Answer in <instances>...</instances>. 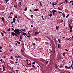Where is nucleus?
<instances>
[{
  "label": "nucleus",
  "mask_w": 73,
  "mask_h": 73,
  "mask_svg": "<svg viewBox=\"0 0 73 73\" xmlns=\"http://www.w3.org/2000/svg\"><path fill=\"white\" fill-rule=\"evenodd\" d=\"M58 41H60V39H58Z\"/></svg>",
  "instance_id": "338daca9"
},
{
  "label": "nucleus",
  "mask_w": 73,
  "mask_h": 73,
  "mask_svg": "<svg viewBox=\"0 0 73 73\" xmlns=\"http://www.w3.org/2000/svg\"><path fill=\"white\" fill-rule=\"evenodd\" d=\"M65 50H66V52H69V50H68L67 49H66Z\"/></svg>",
  "instance_id": "2f4dec72"
},
{
  "label": "nucleus",
  "mask_w": 73,
  "mask_h": 73,
  "mask_svg": "<svg viewBox=\"0 0 73 73\" xmlns=\"http://www.w3.org/2000/svg\"><path fill=\"white\" fill-rule=\"evenodd\" d=\"M13 22L15 23V20H16V19L15 18H13Z\"/></svg>",
  "instance_id": "39448f33"
},
{
  "label": "nucleus",
  "mask_w": 73,
  "mask_h": 73,
  "mask_svg": "<svg viewBox=\"0 0 73 73\" xmlns=\"http://www.w3.org/2000/svg\"><path fill=\"white\" fill-rule=\"evenodd\" d=\"M58 10H59L60 11H62V9L60 8L59 9H58Z\"/></svg>",
  "instance_id": "72a5a7b5"
},
{
  "label": "nucleus",
  "mask_w": 73,
  "mask_h": 73,
  "mask_svg": "<svg viewBox=\"0 0 73 73\" xmlns=\"http://www.w3.org/2000/svg\"><path fill=\"white\" fill-rule=\"evenodd\" d=\"M70 67H71L70 66H69V67H68V66H65V68H70Z\"/></svg>",
  "instance_id": "423d86ee"
},
{
  "label": "nucleus",
  "mask_w": 73,
  "mask_h": 73,
  "mask_svg": "<svg viewBox=\"0 0 73 73\" xmlns=\"http://www.w3.org/2000/svg\"><path fill=\"white\" fill-rule=\"evenodd\" d=\"M58 48H61V46H60V45L59 44H58Z\"/></svg>",
  "instance_id": "0eeeda50"
},
{
  "label": "nucleus",
  "mask_w": 73,
  "mask_h": 73,
  "mask_svg": "<svg viewBox=\"0 0 73 73\" xmlns=\"http://www.w3.org/2000/svg\"><path fill=\"white\" fill-rule=\"evenodd\" d=\"M15 18H17V16H15Z\"/></svg>",
  "instance_id": "6e6d98bb"
},
{
  "label": "nucleus",
  "mask_w": 73,
  "mask_h": 73,
  "mask_svg": "<svg viewBox=\"0 0 73 73\" xmlns=\"http://www.w3.org/2000/svg\"><path fill=\"white\" fill-rule=\"evenodd\" d=\"M21 30H22V31H25V29H21Z\"/></svg>",
  "instance_id": "f704fd0d"
},
{
  "label": "nucleus",
  "mask_w": 73,
  "mask_h": 73,
  "mask_svg": "<svg viewBox=\"0 0 73 73\" xmlns=\"http://www.w3.org/2000/svg\"><path fill=\"white\" fill-rule=\"evenodd\" d=\"M52 12H53V13H54L55 12H57V11L55 10H54L52 11Z\"/></svg>",
  "instance_id": "1a4fd4ad"
},
{
  "label": "nucleus",
  "mask_w": 73,
  "mask_h": 73,
  "mask_svg": "<svg viewBox=\"0 0 73 73\" xmlns=\"http://www.w3.org/2000/svg\"><path fill=\"white\" fill-rule=\"evenodd\" d=\"M56 29L57 30H58V28H56Z\"/></svg>",
  "instance_id": "8fccbe9b"
},
{
  "label": "nucleus",
  "mask_w": 73,
  "mask_h": 73,
  "mask_svg": "<svg viewBox=\"0 0 73 73\" xmlns=\"http://www.w3.org/2000/svg\"><path fill=\"white\" fill-rule=\"evenodd\" d=\"M2 67H3V71H4V70H5V66H4V65H2Z\"/></svg>",
  "instance_id": "7ed1b4c3"
},
{
  "label": "nucleus",
  "mask_w": 73,
  "mask_h": 73,
  "mask_svg": "<svg viewBox=\"0 0 73 73\" xmlns=\"http://www.w3.org/2000/svg\"><path fill=\"white\" fill-rule=\"evenodd\" d=\"M19 4H20V5H21V2H20L19 3Z\"/></svg>",
  "instance_id": "49530a36"
},
{
  "label": "nucleus",
  "mask_w": 73,
  "mask_h": 73,
  "mask_svg": "<svg viewBox=\"0 0 73 73\" xmlns=\"http://www.w3.org/2000/svg\"><path fill=\"white\" fill-rule=\"evenodd\" d=\"M69 17V14H68L66 16V18H68Z\"/></svg>",
  "instance_id": "cd10ccee"
},
{
  "label": "nucleus",
  "mask_w": 73,
  "mask_h": 73,
  "mask_svg": "<svg viewBox=\"0 0 73 73\" xmlns=\"http://www.w3.org/2000/svg\"><path fill=\"white\" fill-rule=\"evenodd\" d=\"M14 7H15V8H17V5H14Z\"/></svg>",
  "instance_id": "f8f14e48"
},
{
  "label": "nucleus",
  "mask_w": 73,
  "mask_h": 73,
  "mask_svg": "<svg viewBox=\"0 0 73 73\" xmlns=\"http://www.w3.org/2000/svg\"><path fill=\"white\" fill-rule=\"evenodd\" d=\"M12 35V36H15V34H16V33H14L13 32H12L11 33Z\"/></svg>",
  "instance_id": "20e7f679"
},
{
  "label": "nucleus",
  "mask_w": 73,
  "mask_h": 73,
  "mask_svg": "<svg viewBox=\"0 0 73 73\" xmlns=\"http://www.w3.org/2000/svg\"><path fill=\"white\" fill-rule=\"evenodd\" d=\"M13 22H11V24H13Z\"/></svg>",
  "instance_id": "13d9d810"
},
{
  "label": "nucleus",
  "mask_w": 73,
  "mask_h": 73,
  "mask_svg": "<svg viewBox=\"0 0 73 73\" xmlns=\"http://www.w3.org/2000/svg\"><path fill=\"white\" fill-rule=\"evenodd\" d=\"M35 64H36V63H35V62H33L32 63V64H33V65H35Z\"/></svg>",
  "instance_id": "5701e85b"
},
{
  "label": "nucleus",
  "mask_w": 73,
  "mask_h": 73,
  "mask_svg": "<svg viewBox=\"0 0 73 73\" xmlns=\"http://www.w3.org/2000/svg\"><path fill=\"white\" fill-rule=\"evenodd\" d=\"M72 2H73V1H70V3H72Z\"/></svg>",
  "instance_id": "4d7b16f0"
},
{
  "label": "nucleus",
  "mask_w": 73,
  "mask_h": 73,
  "mask_svg": "<svg viewBox=\"0 0 73 73\" xmlns=\"http://www.w3.org/2000/svg\"><path fill=\"white\" fill-rule=\"evenodd\" d=\"M72 31H73V30H72V29H70V32H72Z\"/></svg>",
  "instance_id": "393cba45"
},
{
  "label": "nucleus",
  "mask_w": 73,
  "mask_h": 73,
  "mask_svg": "<svg viewBox=\"0 0 73 73\" xmlns=\"http://www.w3.org/2000/svg\"><path fill=\"white\" fill-rule=\"evenodd\" d=\"M72 65L73 66V60L72 61Z\"/></svg>",
  "instance_id": "e2e57ef3"
},
{
  "label": "nucleus",
  "mask_w": 73,
  "mask_h": 73,
  "mask_svg": "<svg viewBox=\"0 0 73 73\" xmlns=\"http://www.w3.org/2000/svg\"><path fill=\"white\" fill-rule=\"evenodd\" d=\"M15 57H17V58H20V56H15Z\"/></svg>",
  "instance_id": "f3484780"
},
{
  "label": "nucleus",
  "mask_w": 73,
  "mask_h": 73,
  "mask_svg": "<svg viewBox=\"0 0 73 73\" xmlns=\"http://www.w3.org/2000/svg\"><path fill=\"white\" fill-rule=\"evenodd\" d=\"M23 35H27V33H23L22 34Z\"/></svg>",
  "instance_id": "9b49d317"
},
{
  "label": "nucleus",
  "mask_w": 73,
  "mask_h": 73,
  "mask_svg": "<svg viewBox=\"0 0 73 73\" xmlns=\"http://www.w3.org/2000/svg\"><path fill=\"white\" fill-rule=\"evenodd\" d=\"M15 36H17V37H18V35H17L15 33Z\"/></svg>",
  "instance_id": "c03bdc74"
},
{
  "label": "nucleus",
  "mask_w": 73,
  "mask_h": 73,
  "mask_svg": "<svg viewBox=\"0 0 73 73\" xmlns=\"http://www.w3.org/2000/svg\"><path fill=\"white\" fill-rule=\"evenodd\" d=\"M65 53H64L63 54V56H65Z\"/></svg>",
  "instance_id": "b1692460"
},
{
  "label": "nucleus",
  "mask_w": 73,
  "mask_h": 73,
  "mask_svg": "<svg viewBox=\"0 0 73 73\" xmlns=\"http://www.w3.org/2000/svg\"><path fill=\"white\" fill-rule=\"evenodd\" d=\"M38 33H39L37 32H35V34H38Z\"/></svg>",
  "instance_id": "2eb2a0df"
},
{
  "label": "nucleus",
  "mask_w": 73,
  "mask_h": 73,
  "mask_svg": "<svg viewBox=\"0 0 73 73\" xmlns=\"http://www.w3.org/2000/svg\"><path fill=\"white\" fill-rule=\"evenodd\" d=\"M40 5L41 6V7H42V4H41V2H40Z\"/></svg>",
  "instance_id": "a211bd4d"
},
{
  "label": "nucleus",
  "mask_w": 73,
  "mask_h": 73,
  "mask_svg": "<svg viewBox=\"0 0 73 73\" xmlns=\"http://www.w3.org/2000/svg\"><path fill=\"white\" fill-rule=\"evenodd\" d=\"M3 33H5V35L6 33V32H5V31H3Z\"/></svg>",
  "instance_id": "a19ab883"
},
{
  "label": "nucleus",
  "mask_w": 73,
  "mask_h": 73,
  "mask_svg": "<svg viewBox=\"0 0 73 73\" xmlns=\"http://www.w3.org/2000/svg\"><path fill=\"white\" fill-rule=\"evenodd\" d=\"M69 28H72V26L70 25V24L69 25Z\"/></svg>",
  "instance_id": "ddd939ff"
},
{
  "label": "nucleus",
  "mask_w": 73,
  "mask_h": 73,
  "mask_svg": "<svg viewBox=\"0 0 73 73\" xmlns=\"http://www.w3.org/2000/svg\"><path fill=\"white\" fill-rule=\"evenodd\" d=\"M52 6H53V7H54V5H56V4L54 3L53 2L52 3Z\"/></svg>",
  "instance_id": "6e6552de"
},
{
  "label": "nucleus",
  "mask_w": 73,
  "mask_h": 73,
  "mask_svg": "<svg viewBox=\"0 0 73 73\" xmlns=\"http://www.w3.org/2000/svg\"><path fill=\"white\" fill-rule=\"evenodd\" d=\"M72 5L73 6V3H72Z\"/></svg>",
  "instance_id": "774afa93"
},
{
  "label": "nucleus",
  "mask_w": 73,
  "mask_h": 73,
  "mask_svg": "<svg viewBox=\"0 0 73 73\" xmlns=\"http://www.w3.org/2000/svg\"><path fill=\"white\" fill-rule=\"evenodd\" d=\"M65 1L66 2V3L67 4L68 3V0H65Z\"/></svg>",
  "instance_id": "412c9836"
},
{
  "label": "nucleus",
  "mask_w": 73,
  "mask_h": 73,
  "mask_svg": "<svg viewBox=\"0 0 73 73\" xmlns=\"http://www.w3.org/2000/svg\"><path fill=\"white\" fill-rule=\"evenodd\" d=\"M53 11H52L51 12V14H53Z\"/></svg>",
  "instance_id": "864d4df0"
},
{
  "label": "nucleus",
  "mask_w": 73,
  "mask_h": 73,
  "mask_svg": "<svg viewBox=\"0 0 73 73\" xmlns=\"http://www.w3.org/2000/svg\"><path fill=\"white\" fill-rule=\"evenodd\" d=\"M33 15H31V18H33Z\"/></svg>",
  "instance_id": "4c0bfd02"
},
{
  "label": "nucleus",
  "mask_w": 73,
  "mask_h": 73,
  "mask_svg": "<svg viewBox=\"0 0 73 73\" xmlns=\"http://www.w3.org/2000/svg\"><path fill=\"white\" fill-rule=\"evenodd\" d=\"M48 62H49V61H47L46 62V64H48Z\"/></svg>",
  "instance_id": "37998d69"
},
{
  "label": "nucleus",
  "mask_w": 73,
  "mask_h": 73,
  "mask_svg": "<svg viewBox=\"0 0 73 73\" xmlns=\"http://www.w3.org/2000/svg\"><path fill=\"white\" fill-rule=\"evenodd\" d=\"M27 65H31V63H30L29 64H27Z\"/></svg>",
  "instance_id": "58836bf2"
},
{
  "label": "nucleus",
  "mask_w": 73,
  "mask_h": 73,
  "mask_svg": "<svg viewBox=\"0 0 73 73\" xmlns=\"http://www.w3.org/2000/svg\"><path fill=\"white\" fill-rule=\"evenodd\" d=\"M11 29L13 30V31L14 30V29H13V28H12Z\"/></svg>",
  "instance_id": "bf43d9fd"
},
{
  "label": "nucleus",
  "mask_w": 73,
  "mask_h": 73,
  "mask_svg": "<svg viewBox=\"0 0 73 73\" xmlns=\"http://www.w3.org/2000/svg\"><path fill=\"white\" fill-rule=\"evenodd\" d=\"M32 68H35V66L34 65H33V66H32Z\"/></svg>",
  "instance_id": "bb28decb"
},
{
  "label": "nucleus",
  "mask_w": 73,
  "mask_h": 73,
  "mask_svg": "<svg viewBox=\"0 0 73 73\" xmlns=\"http://www.w3.org/2000/svg\"><path fill=\"white\" fill-rule=\"evenodd\" d=\"M63 68V66H60V68Z\"/></svg>",
  "instance_id": "79ce46f5"
},
{
  "label": "nucleus",
  "mask_w": 73,
  "mask_h": 73,
  "mask_svg": "<svg viewBox=\"0 0 73 73\" xmlns=\"http://www.w3.org/2000/svg\"><path fill=\"white\" fill-rule=\"evenodd\" d=\"M58 67V66H55V68H57Z\"/></svg>",
  "instance_id": "603ef678"
},
{
  "label": "nucleus",
  "mask_w": 73,
  "mask_h": 73,
  "mask_svg": "<svg viewBox=\"0 0 73 73\" xmlns=\"http://www.w3.org/2000/svg\"><path fill=\"white\" fill-rule=\"evenodd\" d=\"M20 39H22V38H23V37H22V36H20Z\"/></svg>",
  "instance_id": "c9c22d12"
},
{
  "label": "nucleus",
  "mask_w": 73,
  "mask_h": 73,
  "mask_svg": "<svg viewBox=\"0 0 73 73\" xmlns=\"http://www.w3.org/2000/svg\"><path fill=\"white\" fill-rule=\"evenodd\" d=\"M1 19L2 20L3 22L5 23V21H4V18L3 17H2L1 18Z\"/></svg>",
  "instance_id": "f03ea898"
},
{
  "label": "nucleus",
  "mask_w": 73,
  "mask_h": 73,
  "mask_svg": "<svg viewBox=\"0 0 73 73\" xmlns=\"http://www.w3.org/2000/svg\"><path fill=\"white\" fill-rule=\"evenodd\" d=\"M10 58L11 59H13V57L12 56H11Z\"/></svg>",
  "instance_id": "473e14b6"
},
{
  "label": "nucleus",
  "mask_w": 73,
  "mask_h": 73,
  "mask_svg": "<svg viewBox=\"0 0 73 73\" xmlns=\"http://www.w3.org/2000/svg\"><path fill=\"white\" fill-rule=\"evenodd\" d=\"M8 1L7 0H6V3H8Z\"/></svg>",
  "instance_id": "09e8293b"
},
{
  "label": "nucleus",
  "mask_w": 73,
  "mask_h": 73,
  "mask_svg": "<svg viewBox=\"0 0 73 73\" xmlns=\"http://www.w3.org/2000/svg\"><path fill=\"white\" fill-rule=\"evenodd\" d=\"M30 37H31V36L30 35L27 36V37L28 38Z\"/></svg>",
  "instance_id": "e433bc0d"
},
{
  "label": "nucleus",
  "mask_w": 73,
  "mask_h": 73,
  "mask_svg": "<svg viewBox=\"0 0 73 73\" xmlns=\"http://www.w3.org/2000/svg\"><path fill=\"white\" fill-rule=\"evenodd\" d=\"M71 66L72 68V69H73V67L72 66V65H71Z\"/></svg>",
  "instance_id": "3c124183"
},
{
  "label": "nucleus",
  "mask_w": 73,
  "mask_h": 73,
  "mask_svg": "<svg viewBox=\"0 0 73 73\" xmlns=\"http://www.w3.org/2000/svg\"><path fill=\"white\" fill-rule=\"evenodd\" d=\"M27 61H28V59H26Z\"/></svg>",
  "instance_id": "69168bd1"
},
{
  "label": "nucleus",
  "mask_w": 73,
  "mask_h": 73,
  "mask_svg": "<svg viewBox=\"0 0 73 73\" xmlns=\"http://www.w3.org/2000/svg\"><path fill=\"white\" fill-rule=\"evenodd\" d=\"M31 27H33V25H31Z\"/></svg>",
  "instance_id": "0e129e2a"
},
{
  "label": "nucleus",
  "mask_w": 73,
  "mask_h": 73,
  "mask_svg": "<svg viewBox=\"0 0 73 73\" xmlns=\"http://www.w3.org/2000/svg\"><path fill=\"white\" fill-rule=\"evenodd\" d=\"M11 31V28H9V29L7 30L8 31Z\"/></svg>",
  "instance_id": "4be33fe9"
},
{
  "label": "nucleus",
  "mask_w": 73,
  "mask_h": 73,
  "mask_svg": "<svg viewBox=\"0 0 73 73\" xmlns=\"http://www.w3.org/2000/svg\"><path fill=\"white\" fill-rule=\"evenodd\" d=\"M52 14H50L49 15V16H50V17H52Z\"/></svg>",
  "instance_id": "4468645a"
},
{
  "label": "nucleus",
  "mask_w": 73,
  "mask_h": 73,
  "mask_svg": "<svg viewBox=\"0 0 73 73\" xmlns=\"http://www.w3.org/2000/svg\"><path fill=\"white\" fill-rule=\"evenodd\" d=\"M11 14L12 15H13V13H12V12H11L10 13V15H11Z\"/></svg>",
  "instance_id": "c756f323"
},
{
  "label": "nucleus",
  "mask_w": 73,
  "mask_h": 73,
  "mask_svg": "<svg viewBox=\"0 0 73 73\" xmlns=\"http://www.w3.org/2000/svg\"><path fill=\"white\" fill-rule=\"evenodd\" d=\"M17 21L18 23H19V19H17Z\"/></svg>",
  "instance_id": "c85d7f7f"
},
{
  "label": "nucleus",
  "mask_w": 73,
  "mask_h": 73,
  "mask_svg": "<svg viewBox=\"0 0 73 73\" xmlns=\"http://www.w3.org/2000/svg\"><path fill=\"white\" fill-rule=\"evenodd\" d=\"M21 50L22 52H23V49H21Z\"/></svg>",
  "instance_id": "de8ad7c7"
},
{
  "label": "nucleus",
  "mask_w": 73,
  "mask_h": 73,
  "mask_svg": "<svg viewBox=\"0 0 73 73\" xmlns=\"http://www.w3.org/2000/svg\"><path fill=\"white\" fill-rule=\"evenodd\" d=\"M12 50H11L10 51V52H12Z\"/></svg>",
  "instance_id": "052dcab7"
},
{
  "label": "nucleus",
  "mask_w": 73,
  "mask_h": 73,
  "mask_svg": "<svg viewBox=\"0 0 73 73\" xmlns=\"http://www.w3.org/2000/svg\"><path fill=\"white\" fill-rule=\"evenodd\" d=\"M21 32H22L21 30L17 29H15L14 31V32H15V33H16V34H17L18 35L20 34V33H21Z\"/></svg>",
  "instance_id": "f257e3e1"
},
{
  "label": "nucleus",
  "mask_w": 73,
  "mask_h": 73,
  "mask_svg": "<svg viewBox=\"0 0 73 73\" xmlns=\"http://www.w3.org/2000/svg\"><path fill=\"white\" fill-rule=\"evenodd\" d=\"M15 64H17V62H15Z\"/></svg>",
  "instance_id": "5fc2aeb1"
},
{
  "label": "nucleus",
  "mask_w": 73,
  "mask_h": 73,
  "mask_svg": "<svg viewBox=\"0 0 73 73\" xmlns=\"http://www.w3.org/2000/svg\"><path fill=\"white\" fill-rule=\"evenodd\" d=\"M0 61H1L2 62H3V61H2V59H1L0 60Z\"/></svg>",
  "instance_id": "a18cd8bd"
},
{
  "label": "nucleus",
  "mask_w": 73,
  "mask_h": 73,
  "mask_svg": "<svg viewBox=\"0 0 73 73\" xmlns=\"http://www.w3.org/2000/svg\"><path fill=\"white\" fill-rule=\"evenodd\" d=\"M17 42L18 43V44H20V42L19 41H17Z\"/></svg>",
  "instance_id": "6ab92c4d"
},
{
  "label": "nucleus",
  "mask_w": 73,
  "mask_h": 73,
  "mask_svg": "<svg viewBox=\"0 0 73 73\" xmlns=\"http://www.w3.org/2000/svg\"><path fill=\"white\" fill-rule=\"evenodd\" d=\"M58 13H62V12L60 11H58Z\"/></svg>",
  "instance_id": "ea45409f"
},
{
  "label": "nucleus",
  "mask_w": 73,
  "mask_h": 73,
  "mask_svg": "<svg viewBox=\"0 0 73 73\" xmlns=\"http://www.w3.org/2000/svg\"><path fill=\"white\" fill-rule=\"evenodd\" d=\"M28 34L29 35H30V33H29V32H28Z\"/></svg>",
  "instance_id": "680f3d73"
},
{
  "label": "nucleus",
  "mask_w": 73,
  "mask_h": 73,
  "mask_svg": "<svg viewBox=\"0 0 73 73\" xmlns=\"http://www.w3.org/2000/svg\"><path fill=\"white\" fill-rule=\"evenodd\" d=\"M3 47H2L0 46V49H2Z\"/></svg>",
  "instance_id": "7c9ffc66"
},
{
  "label": "nucleus",
  "mask_w": 73,
  "mask_h": 73,
  "mask_svg": "<svg viewBox=\"0 0 73 73\" xmlns=\"http://www.w3.org/2000/svg\"><path fill=\"white\" fill-rule=\"evenodd\" d=\"M27 10V7H25V11H26Z\"/></svg>",
  "instance_id": "dca6fc26"
},
{
  "label": "nucleus",
  "mask_w": 73,
  "mask_h": 73,
  "mask_svg": "<svg viewBox=\"0 0 73 73\" xmlns=\"http://www.w3.org/2000/svg\"><path fill=\"white\" fill-rule=\"evenodd\" d=\"M41 17H42V19H43V20H45V19H44V17H43V16H42Z\"/></svg>",
  "instance_id": "a878e982"
},
{
  "label": "nucleus",
  "mask_w": 73,
  "mask_h": 73,
  "mask_svg": "<svg viewBox=\"0 0 73 73\" xmlns=\"http://www.w3.org/2000/svg\"><path fill=\"white\" fill-rule=\"evenodd\" d=\"M38 9H35L34 10V11H38Z\"/></svg>",
  "instance_id": "9d476101"
},
{
  "label": "nucleus",
  "mask_w": 73,
  "mask_h": 73,
  "mask_svg": "<svg viewBox=\"0 0 73 73\" xmlns=\"http://www.w3.org/2000/svg\"><path fill=\"white\" fill-rule=\"evenodd\" d=\"M1 35L2 36H4V34H3V33H1Z\"/></svg>",
  "instance_id": "aec40b11"
}]
</instances>
